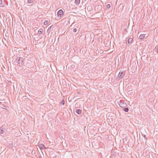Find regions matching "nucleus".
Listing matches in <instances>:
<instances>
[{
  "instance_id": "1",
  "label": "nucleus",
  "mask_w": 158,
  "mask_h": 158,
  "mask_svg": "<svg viewBox=\"0 0 158 158\" xmlns=\"http://www.w3.org/2000/svg\"><path fill=\"white\" fill-rule=\"evenodd\" d=\"M15 61L18 64H21L22 65L24 64L23 59V58L22 57H17L15 60Z\"/></svg>"
},
{
  "instance_id": "2",
  "label": "nucleus",
  "mask_w": 158,
  "mask_h": 158,
  "mask_svg": "<svg viewBox=\"0 0 158 158\" xmlns=\"http://www.w3.org/2000/svg\"><path fill=\"white\" fill-rule=\"evenodd\" d=\"M125 73L123 71H120L116 79L119 80L122 78L123 76L125 75Z\"/></svg>"
},
{
  "instance_id": "3",
  "label": "nucleus",
  "mask_w": 158,
  "mask_h": 158,
  "mask_svg": "<svg viewBox=\"0 0 158 158\" xmlns=\"http://www.w3.org/2000/svg\"><path fill=\"white\" fill-rule=\"evenodd\" d=\"M118 104L119 106L122 108L125 107L127 105V104L125 103L124 101L123 100H121L118 103Z\"/></svg>"
},
{
  "instance_id": "4",
  "label": "nucleus",
  "mask_w": 158,
  "mask_h": 158,
  "mask_svg": "<svg viewBox=\"0 0 158 158\" xmlns=\"http://www.w3.org/2000/svg\"><path fill=\"white\" fill-rule=\"evenodd\" d=\"M57 14L58 17L61 18L63 16L64 12L62 10L60 9L58 11Z\"/></svg>"
},
{
  "instance_id": "5",
  "label": "nucleus",
  "mask_w": 158,
  "mask_h": 158,
  "mask_svg": "<svg viewBox=\"0 0 158 158\" xmlns=\"http://www.w3.org/2000/svg\"><path fill=\"white\" fill-rule=\"evenodd\" d=\"M76 112L78 114H80L82 113V110L80 109H77L76 110Z\"/></svg>"
},
{
  "instance_id": "6",
  "label": "nucleus",
  "mask_w": 158,
  "mask_h": 158,
  "mask_svg": "<svg viewBox=\"0 0 158 158\" xmlns=\"http://www.w3.org/2000/svg\"><path fill=\"white\" fill-rule=\"evenodd\" d=\"M145 36V34H141L140 35L139 37V39L141 40L143 39L144 38Z\"/></svg>"
},
{
  "instance_id": "7",
  "label": "nucleus",
  "mask_w": 158,
  "mask_h": 158,
  "mask_svg": "<svg viewBox=\"0 0 158 158\" xmlns=\"http://www.w3.org/2000/svg\"><path fill=\"white\" fill-rule=\"evenodd\" d=\"M132 39L131 38H130L128 40V44H129L131 43L132 41Z\"/></svg>"
},
{
  "instance_id": "8",
  "label": "nucleus",
  "mask_w": 158,
  "mask_h": 158,
  "mask_svg": "<svg viewBox=\"0 0 158 158\" xmlns=\"http://www.w3.org/2000/svg\"><path fill=\"white\" fill-rule=\"evenodd\" d=\"M38 146L41 149L43 148V147H44V145L41 144H39Z\"/></svg>"
},
{
  "instance_id": "9",
  "label": "nucleus",
  "mask_w": 158,
  "mask_h": 158,
  "mask_svg": "<svg viewBox=\"0 0 158 158\" xmlns=\"http://www.w3.org/2000/svg\"><path fill=\"white\" fill-rule=\"evenodd\" d=\"M80 0H75V3L77 5L79 4L80 3Z\"/></svg>"
},
{
  "instance_id": "10",
  "label": "nucleus",
  "mask_w": 158,
  "mask_h": 158,
  "mask_svg": "<svg viewBox=\"0 0 158 158\" xmlns=\"http://www.w3.org/2000/svg\"><path fill=\"white\" fill-rule=\"evenodd\" d=\"M110 7V4H108L106 5V9H109Z\"/></svg>"
},
{
  "instance_id": "11",
  "label": "nucleus",
  "mask_w": 158,
  "mask_h": 158,
  "mask_svg": "<svg viewBox=\"0 0 158 158\" xmlns=\"http://www.w3.org/2000/svg\"><path fill=\"white\" fill-rule=\"evenodd\" d=\"M52 26H50L48 27V30L47 31V32L48 33H49L50 32V30L51 29V27H52Z\"/></svg>"
},
{
  "instance_id": "12",
  "label": "nucleus",
  "mask_w": 158,
  "mask_h": 158,
  "mask_svg": "<svg viewBox=\"0 0 158 158\" xmlns=\"http://www.w3.org/2000/svg\"><path fill=\"white\" fill-rule=\"evenodd\" d=\"M123 110L125 112H128L129 110V109L128 107H126L125 108H124Z\"/></svg>"
},
{
  "instance_id": "13",
  "label": "nucleus",
  "mask_w": 158,
  "mask_h": 158,
  "mask_svg": "<svg viewBox=\"0 0 158 158\" xmlns=\"http://www.w3.org/2000/svg\"><path fill=\"white\" fill-rule=\"evenodd\" d=\"M43 30L42 29H40L38 31V32L39 33V34H41L43 32Z\"/></svg>"
},
{
  "instance_id": "14",
  "label": "nucleus",
  "mask_w": 158,
  "mask_h": 158,
  "mask_svg": "<svg viewBox=\"0 0 158 158\" xmlns=\"http://www.w3.org/2000/svg\"><path fill=\"white\" fill-rule=\"evenodd\" d=\"M27 2L29 3H33V0H28Z\"/></svg>"
},
{
  "instance_id": "15",
  "label": "nucleus",
  "mask_w": 158,
  "mask_h": 158,
  "mask_svg": "<svg viewBox=\"0 0 158 158\" xmlns=\"http://www.w3.org/2000/svg\"><path fill=\"white\" fill-rule=\"evenodd\" d=\"M65 101L64 100H62L61 102H60V103L61 105H64V104Z\"/></svg>"
},
{
  "instance_id": "16",
  "label": "nucleus",
  "mask_w": 158,
  "mask_h": 158,
  "mask_svg": "<svg viewBox=\"0 0 158 158\" xmlns=\"http://www.w3.org/2000/svg\"><path fill=\"white\" fill-rule=\"evenodd\" d=\"M48 23V21L47 20H46L44 21V24L45 25H47Z\"/></svg>"
},
{
  "instance_id": "17",
  "label": "nucleus",
  "mask_w": 158,
  "mask_h": 158,
  "mask_svg": "<svg viewBox=\"0 0 158 158\" xmlns=\"http://www.w3.org/2000/svg\"><path fill=\"white\" fill-rule=\"evenodd\" d=\"M4 132V131L2 129H0V134L3 133Z\"/></svg>"
},
{
  "instance_id": "18",
  "label": "nucleus",
  "mask_w": 158,
  "mask_h": 158,
  "mask_svg": "<svg viewBox=\"0 0 158 158\" xmlns=\"http://www.w3.org/2000/svg\"><path fill=\"white\" fill-rule=\"evenodd\" d=\"M156 49L157 51L156 52H157L158 53V45H156Z\"/></svg>"
},
{
  "instance_id": "19",
  "label": "nucleus",
  "mask_w": 158,
  "mask_h": 158,
  "mask_svg": "<svg viewBox=\"0 0 158 158\" xmlns=\"http://www.w3.org/2000/svg\"><path fill=\"white\" fill-rule=\"evenodd\" d=\"M73 31L74 32H76L77 31V29L76 28H74L73 29Z\"/></svg>"
},
{
  "instance_id": "20",
  "label": "nucleus",
  "mask_w": 158,
  "mask_h": 158,
  "mask_svg": "<svg viewBox=\"0 0 158 158\" xmlns=\"http://www.w3.org/2000/svg\"><path fill=\"white\" fill-rule=\"evenodd\" d=\"M143 137H144V138H145V139L147 140V137H146V135H143Z\"/></svg>"
},
{
  "instance_id": "21",
  "label": "nucleus",
  "mask_w": 158,
  "mask_h": 158,
  "mask_svg": "<svg viewBox=\"0 0 158 158\" xmlns=\"http://www.w3.org/2000/svg\"><path fill=\"white\" fill-rule=\"evenodd\" d=\"M12 145H13L11 143H10L9 146H10V147H12L13 146Z\"/></svg>"
},
{
  "instance_id": "22",
  "label": "nucleus",
  "mask_w": 158,
  "mask_h": 158,
  "mask_svg": "<svg viewBox=\"0 0 158 158\" xmlns=\"http://www.w3.org/2000/svg\"><path fill=\"white\" fill-rule=\"evenodd\" d=\"M2 0H0V4H2Z\"/></svg>"
},
{
  "instance_id": "23",
  "label": "nucleus",
  "mask_w": 158,
  "mask_h": 158,
  "mask_svg": "<svg viewBox=\"0 0 158 158\" xmlns=\"http://www.w3.org/2000/svg\"><path fill=\"white\" fill-rule=\"evenodd\" d=\"M43 148L44 149H46V148L44 146V147H43Z\"/></svg>"
},
{
  "instance_id": "24",
  "label": "nucleus",
  "mask_w": 158,
  "mask_h": 158,
  "mask_svg": "<svg viewBox=\"0 0 158 158\" xmlns=\"http://www.w3.org/2000/svg\"><path fill=\"white\" fill-rule=\"evenodd\" d=\"M28 61H29V62H31L30 60H28Z\"/></svg>"
},
{
  "instance_id": "25",
  "label": "nucleus",
  "mask_w": 158,
  "mask_h": 158,
  "mask_svg": "<svg viewBox=\"0 0 158 158\" xmlns=\"http://www.w3.org/2000/svg\"><path fill=\"white\" fill-rule=\"evenodd\" d=\"M89 8V6H88V7H87V9H88V8Z\"/></svg>"
}]
</instances>
